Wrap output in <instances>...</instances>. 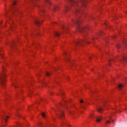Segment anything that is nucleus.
<instances>
[{
  "label": "nucleus",
  "instance_id": "obj_17",
  "mask_svg": "<svg viewBox=\"0 0 127 127\" xmlns=\"http://www.w3.org/2000/svg\"><path fill=\"white\" fill-rule=\"evenodd\" d=\"M15 45V43H14V42H13L10 44V46H11V47L12 48V47H13V46H14Z\"/></svg>",
  "mask_w": 127,
  "mask_h": 127
},
{
  "label": "nucleus",
  "instance_id": "obj_19",
  "mask_svg": "<svg viewBox=\"0 0 127 127\" xmlns=\"http://www.w3.org/2000/svg\"><path fill=\"white\" fill-rule=\"evenodd\" d=\"M114 60H110L109 61V66H111V62H112V61H113Z\"/></svg>",
  "mask_w": 127,
  "mask_h": 127
},
{
  "label": "nucleus",
  "instance_id": "obj_34",
  "mask_svg": "<svg viewBox=\"0 0 127 127\" xmlns=\"http://www.w3.org/2000/svg\"><path fill=\"white\" fill-rule=\"evenodd\" d=\"M13 86L15 87V88H16V85L13 84Z\"/></svg>",
  "mask_w": 127,
  "mask_h": 127
},
{
  "label": "nucleus",
  "instance_id": "obj_5",
  "mask_svg": "<svg viewBox=\"0 0 127 127\" xmlns=\"http://www.w3.org/2000/svg\"><path fill=\"white\" fill-rule=\"evenodd\" d=\"M4 77H5V74L4 73V70H3L1 74L0 75V81L2 86H4V82H5Z\"/></svg>",
  "mask_w": 127,
  "mask_h": 127
},
{
  "label": "nucleus",
  "instance_id": "obj_4",
  "mask_svg": "<svg viewBox=\"0 0 127 127\" xmlns=\"http://www.w3.org/2000/svg\"><path fill=\"white\" fill-rule=\"evenodd\" d=\"M83 43L89 44V43H93V42H91L90 41H88V40L86 39H85L84 40H78L74 42V44L76 46H79V45H82Z\"/></svg>",
  "mask_w": 127,
  "mask_h": 127
},
{
  "label": "nucleus",
  "instance_id": "obj_37",
  "mask_svg": "<svg viewBox=\"0 0 127 127\" xmlns=\"http://www.w3.org/2000/svg\"><path fill=\"white\" fill-rule=\"evenodd\" d=\"M4 127V126H1V127Z\"/></svg>",
  "mask_w": 127,
  "mask_h": 127
},
{
  "label": "nucleus",
  "instance_id": "obj_2",
  "mask_svg": "<svg viewBox=\"0 0 127 127\" xmlns=\"http://www.w3.org/2000/svg\"><path fill=\"white\" fill-rule=\"evenodd\" d=\"M57 109L58 113L57 111H56V116L58 119L61 121L62 125L65 126V125H66V121H64V112L60 109V106H58Z\"/></svg>",
  "mask_w": 127,
  "mask_h": 127
},
{
  "label": "nucleus",
  "instance_id": "obj_30",
  "mask_svg": "<svg viewBox=\"0 0 127 127\" xmlns=\"http://www.w3.org/2000/svg\"><path fill=\"white\" fill-rule=\"evenodd\" d=\"M111 121H112V122L113 123H114V122H115V121H114V120H113V119H111Z\"/></svg>",
  "mask_w": 127,
  "mask_h": 127
},
{
  "label": "nucleus",
  "instance_id": "obj_15",
  "mask_svg": "<svg viewBox=\"0 0 127 127\" xmlns=\"http://www.w3.org/2000/svg\"><path fill=\"white\" fill-rule=\"evenodd\" d=\"M55 36H57V37L60 36V34L58 32H55L54 33Z\"/></svg>",
  "mask_w": 127,
  "mask_h": 127
},
{
  "label": "nucleus",
  "instance_id": "obj_42",
  "mask_svg": "<svg viewBox=\"0 0 127 127\" xmlns=\"http://www.w3.org/2000/svg\"><path fill=\"white\" fill-rule=\"evenodd\" d=\"M115 38V37H113V38Z\"/></svg>",
  "mask_w": 127,
  "mask_h": 127
},
{
  "label": "nucleus",
  "instance_id": "obj_14",
  "mask_svg": "<svg viewBox=\"0 0 127 127\" xmlns=\"http://www.w3.org/2000/svg\"><path fill=\"white\" fill-rule=\"evenodd\" d=\"M123 87H124V85H123V84H119L118 86V88L119 90H121V89H122V88H123Z\"/></svg>",
  "mask_w": 127,
  "mask_h": 127
},
{
  "label": "nucleus",
  "instance_id": "obj_24",
  "mask_svg": "<svg viewBox=\"0 0 127 127\" xmlns=\"http://www.w3.org/2000/svg\"><path fill=\"white\" fill-rule=\"evenodd\" d=\"M0 51H1V49H0ZM0 57H1V58H3V57H2V54H1L0 53Z\"/></svg>",
  "mask_w": 127,
  "mask_h": 127
},
{
  "label": "nucleus",
  "instance_id": "obj_27",
  "mask_svg": "<svg viewBox=\"0 0 127 127\" xmlns=\"http://www.w3.org/2000/svg\"><path fill=\"white\" fill-rule=\"evenodd\" d=\"M11 30H12V28H13V25H11Z\"/></svg>",
  "mask_w": 127,
  "mask_h": 127
},
{
  "label": "nucleus",
  "instance_id": "obj_7",
  "mask_svg": "<svg viewBox=\"0 0 127 127\" xmlns=\"http://www.w3.org/2000/svg\"><path fill=\"white\" fill-rule=\"evenodd\" d=\"M64 56L65 61H66V62H68L70 61V60L69 59L68 54H67V53H66V52H64Z\"/></svg>",
  "mask_w": 127,
  "mask_h": 127
},
{
  "label": "nucleus",
  "instance_id": "obj_13",
  "mask_svg": "<svg viewBox=\"0 0 127 127\" xmlns=\"http://www.w3.org/2000/svg\"><path fill=\"white\" fill-rule=\"evenodd\" d=\"M59 9H60V8H59V6H54V9L56 11L58 10Z\"/></svg>",
  "mask_w": 127,
  "mask_h": 127
},
{
  "label": "nucleus",
  "instance_id": "obj_36",
  "mask_svg": "<svg viewBox=\"0 0 127 127\" xmlns=\"http://www.w3.org/2000/svg\"><path fill=\"white\" fill-rule=\"evenodd\" d=\"M19 126H21L20 124H18Z\"/></svg>",
  "mask_w": 127,
  "mask_h": 127
},
{
  "label": "nucleus",
  "instance_id": "obj_28",
  "mask_svg": "<svg viewBox=\"0 0 127 127\" xmlns=\"http://www.w3.org/2000/svg\"><path fill=\"white\" fill-rule=\"evenodd\" d=\"M80 103H84V101H83V100H80Z\"/></svg>",
  "mask_w": 127,
  "mask_h": 127
},
{
  "label": "nucleus",
  "instance_id": "obj_39",
  "mask_svg": "<svg viewBox=\"0 0 127 127\" xmlns=\"http://www.w3.org/2000/svg\"><path fill=\"white\" fill-rule=\"evenodd\" d=\"M109 119H111V117H109Z\"/></svg>",
  "mask_w": 127,
  "mask_h": 127
},
{
  "label": "nucleus",
  "instance_id": "obj_12",
  "mask_svg": "<svg viewBox=\"0 0 127 127\" xmlns=\"http://www.w3.org/2000/svg\"><path fill=\"white\" fill-rule=\"evenodd\" d=\"M97 111L99 113H102L103 112V111H104V109L102 107H98L97 108Z\"/></svg>",
  "mask_w": 127,
  "mask_h": 127
},
{
  "label": "nucleus",
  "instance_id": "obj_26",
  "mask_svg": "<svg viewBox=\"0 0 127 127\" xmlns=\"http://www.w3.org/2000/svg\"><path fill=\"white\" fill-rule=\"evenodd\" d=\"M81 108H82V109H85V107H84V105H81Z\"/></svg>",
  "mask_w": 127,
  "mask_h": 127
},
{
  "label": "nucleus",
  "instance_id": "obj_10",
  "mask_svg": "<svg viewBox=\"0 0 127 127\" xmlns=\"http://www.w3.org/2000/svg\"><path fill=\"white\" fill-rule=\"evenodd\" d=\"M34 23L37 24V25H40L41 24V23L40 22V21L39 20L36 19V20H34Z\"/></svg>",
  "mask_w": 127,
  "mask_h": 127
},
{
  "label": "nucleus",
  "instance_id": "obj_33",
  "mask_svg": "<svg viewBox=\"0 0 127 127\" xmlns=\"http://www.w3.org/2000/svg\"><path fill=\"white\" fill-rule=\"evenodd\" d=\"M62 95H64V93L62 92V93H61V96H62Z\"/></svg>",
  "mask_w": 127,
  "mask_h": 127
},
{
  "label": "nucleus",
  "instance_id": "obj_22",
  "mask_svg": "<svg viewBox=\"0 0 127 127\" xmlns=\"http://www.w3.org/2000/svg\"><path fill=\"white\" fill-rule=\"evenodd\" d=\"M42 116L43 117V118H45V113H42Z\"/></svg>",
  "mask_w": 127,
  "mask_h": 127
},
{
  "label": "nucleus",
  "instance_id": "obj_35",
  "mask_svg": "<svg viewBox=\"0 0 127 127\" xmlns=\"http://www.w3.org/2000/svg\"><path fill=\"white\" fill-rule=\"evenodd\" d=\"M6 14H8V12H6Z\"/></svg>",
  "mask_w": 127,
  "mask_h": 127
},
{
  "label": "nucleus",
  "instance_id": "obj_31",
  "mask_svg": "<svg viewBox=\"0 0 127 127\" xmlns=\"http://www.w3.org/2000/svg\"><path fill=\"white\" fill-rule=\"evenodd\" d=\"M93 117H94V116H93V114H92L91 115H90V118H93Z\"/></svg>",
  "mask_w": 127,
  "mask_h": 127
},
{
  "label": "nucleus",
  "instance_id": "obj_41",
  "mask_svg": "<svg viewBox=\"0 0 127 127\" xmlns=\"http://www.w3.org/2000/svg\"><path fill=\"white\" fill-rule=\"evenodd\" d=\"M30 94H31V92H30Z\"/></svg>",
  "mask_w": 127,
  "mask_h": 127
},
{
  "label": "nucleus",
  "instance_id": "obj_3",
  "mask_svg": "<svg viewBox=\"0 0 127 127\" xmlns=\"http://www.w3.org/2000/svg\"><path fill=\"white\" fill-rule=\"evenodd\" d=\"M72 23H74V24H77L78 25L77 29L80 32H84V31H87V30H89L88 27H83L79 26V24H80L81 22V19L79 18L76 20H72Z\"/></svg>",
  "mask_w": 127,
  "mask_h": 127
},
{
  "label": "nucleus",
  "instance_id": "obj_11",
  "mask_svg": "<svg viewBox=\"0 0 127 127\" xmlns=\"http://www.w3.org/2000/svg\"><path fill=\"white\" fill-rule=\"evenodd\" d=\"M96 121L97 123H100V122L102 121V117H96Z\"/></svg>",
  "mask_w": 127,
  "mask_h": 127
},
{
  "label": "nucleus",
  "instance_id": "obj_25",
  "mask_svg": "<svg viewBox=\"0 0 127 127\" xmlns=\"http://www.w3.org/2000/svg\"><path fill=\"white\" fill-rule=\"evenodd\" d=\"M63 28H64V30H65V29H67V27H64V26H63Z\"/></svg>",
  "mask_w": 127,
  "mask_h": 127
},
{
  "label": "nucleus",
  "instance_id": "obj_38",
  "mask_svg": "<svg viewBox=\"0 0 127 127\" xmlns=\"http://www.w3.org/2000/svg\"><path fill=\"white\" fill-rule=\"evenodd\" d=\"M105 25H107V23H105Z\"/></svg>",
  "mask_w": 127,
  "mask_h": 127
},
{
  "label": "nucleus",
  "instance_id": "obj_29",
  "mask_svg": "<svg viewBox=\"0 0 127 127\" xmlns=\"http://www.w3.org/2000/svg\"><path fill=\"white\" fill-rule=\"evenodd\" d=\"M90 18L91 19H94V17H90Z\"/></svg>",
  "mask_w": 127,
  "mask_h": 127
},
{
  "label": "nucleus",
  "instance_id": "obj_18",
  "mask_svg": "<svg viewBox=\"0 0 127 127\" xmlns=\"http://www.w3.org/2000/svg\"><path fill=\"white\" fill-rule=\"evenodd\" d=\"M40 10L41 12H44V9H43V8L41 7Z\"/></svg>",
  "mask_w": 127,
  "mask_h": 127
},
{
  "label": "nucleus",
  "instance_id": "obj_21",
  "mask_svg": "<svg viewBox=\"0 0 127 127\" xmlns=\"http://www.w3.org/2000/svg\"><path fill=\"white\" fill-rule=\"evenodd\" d=\"M106 125L108 124H111V121H106Z\"/></svg>",
  "mask_w": 127,
  "mask_h": 127
},
{
  "label": "nucleus",
  "instance_id": "obj_40",
  "mask_svg": "<svg viewBox=\"0 0 127 127\" xmlns=\"http://www.w3.org/2000/svg\"><path fill=\"white\" fill-rule=\"evenodd\" d=\"M40 125L41 126V123H40Z\"/></svg>",
  "mask_w": 127,
  "mask_h": 127
},
{
  "label": "nucleus",
  "instance_id": "obj_8",
  "mask_svg": "<svg viewBox=\"0 0 127 127\" xmlns=\"http://www.w3.org/2000/svg\"><path fill=\"white\" fill-rule=\"evenodd\" d=\"M120 59L121 60V62L122 63H124L125 62H127V57L122 56Z\"/></svg>",
  "mask_w": 127,
  "mask_h": 127
},
{
  "label": "nucleus",
  "instance_id": "obj_6",
  "mask_svg": "<svg viewBox=\"0 0 127 127\" xmlns=\"http://www.w3.org/2000/svg\"><path fill=\"white\" fill-rule=\"evenodd\" d=\"M16 3V1H15V0H13L12 2V5L11 8V10L13 13L17 10V8L15 7Z\"/></svg>",
  "mask_w": 127,
  "mask_h": 127
},
{
  "label": "nucleus",
  "instance_id": "obj_16",
  "mask_svg": "<svg viewBox=\"0 0 127 127\" xmlns=\"http://www.w3.org/2000/svg\"><path fill=\"white\" fill-rule=\"evenodd\" d=\"M9 118V117H8V116L2 117V119H3V120H4L5 122H6V119H8Z\"/></svg>",
  "mask_w": 127,
  "mask_h": 127
},
{
  "label": "nucleus",
  "instance_id": "obj_23",
  "mask_svg": "<svg viewBox=\"0 0 127 127\" xmlns=\"http://www.w3.org/2000/svg\"><path fill=\"white\" fill-rule=\"evenodd\" d=\"M117 47L118 48H121V45H117Z\"/></svg>",
  "mask_w": 127,
  "mask_h": 127
},
{
  "label": "nucleus",
  "instance_id": "obj_32",
  "mask_svg": "<svg viewBox=\"0 0 127 127\" xmlns=\"http://www.w3.org/2000/svg\"><path fill=\"white\" fill-rule=\"evenodd\" d=\"M17 116L18 117H20V115H19V114H17Z\"/></svg>",
  "mask_w": 127,
  "mask_h": 127
},
{
  "label": "nucleus",
  "instance_id": "obj_9",
  "mask_svg": "<svg viewBox=\"0 0 127 127\" xmlns=\"http://www.w3.org/2000/svg\"><path fill=\"white\" fill-rule=\"evenodd\" d=\"M103 33V32L101 31L99 34H98L96 36V37H92L91 40L92 41H95V39H97L98 36H101L102 35V34Z\"/></svg>",
  "mask_w": 127,
  "mask_h": 127
},
{
  "label": "nucleus",
  "instance_id": "obj_20",
  "mask_svg": "<svg viewBox=\"0 0 127 127\" xmlns=\"http://www.w3.org/2000/svg\"><path fill=\"white\" fill-rule=\"evenodd\" d=\"M46 76H47L48 77L50 76V73L49 72H46Z\"/></svg>",
  "mask_w": 127,
  "mask_h": 127
},
{
  "label": "nucleus",
  "instance_id": "obj_1",
  "mask_svg": "<svg viewBox=\"0 0 127 127\" xmlns=\"http://www.w3.org/2000/svg\"><path fill=\"white\" fill-rule=\"evenodd\" d=\"M70 2L71 5L69 7H65V10H68L71 6L75 8V14H78L82 13L83 9L86 7L87 4V0H81L80 2H77L74 0H67Z\"/></svg>",
  "mask_w": 127,
  "mask_h": 127
}]
</instances>
